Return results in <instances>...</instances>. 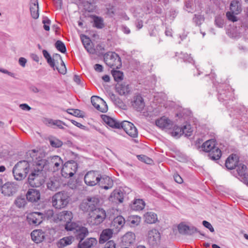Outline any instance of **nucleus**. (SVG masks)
<instances>
[{"instance_id":"b1692460","label":"nucleus","mask_w":248,"mask_h":248,"mask_svg":"<svg viewBox=\"0 0 248 248\" xmlns=\"http://www.w3.org/2000/svg\"><path fill=\"white\" fill-rule=\"evenodd\" d=\"M97 240L93 237H90L84 241H79L78 248H91L97 244Z\"/></svg>"},{"instance_id":"39448f33","label":"nucleus","mask_w":248,"mask_h":248,"mask_svg":"<svg viewBox=\"0 0 248 248\" xmlns=\"http://www.w3.org/2000/svg\"><path fill=\"white\" fill-rule=\"evenodd\" d=\"M99 200L95 197H88L83 200L79 205V208L85 213H88L89 216L98 207Z\"/></svg>"},{"instance_id":"bb28decb","label":"nucleus","mask_w":248,"mask_h":248,"mask_svg":"<svg viewBox=\"0 0 248 248\" xmlns=\"http://www.w3.org/2000/svg\"><path fill=\"white\" fill-rule=\"evenodd\" d=\"M31 235L32 240L36 243L42 242L45 238V232L41 230L33 231Z\"/></svg>"},{"instance_id":"4468645a","label":"nucleus","mask_w":248,"mask_h":248,"mask_svg":"<svg viewBox=\"0 0 248 248\" xmlns=\"http://www.w3.org/2000/svg\"><path fill=\"white\" fill-rule=\"evenodd\" d=\"M73 217V214L71 211H63L58 214L56 217H54V220L57 223L61 222L67 224L68 222L72 221Z\"/></svg>"},{"instance_id":"6e6d98bb","label":"nucleus","mask_w":248,"mask_h":248,"mask_svg":"<svg viewBox=\"0 0 248 248\" xmlns=\"http://www.w3.org/2000/svg\"><path fill=\"white\" fill-rule=\"evenodd\" d=\"M114 198L115 200L119 201V202L122 203L124 201V194L120 191L114 193Z\"/></svg>"},{"instance_id":"338daca9","label":"nucleus","mask_w":248,"mask_h":248,"mask_svg":"<svg viewBox=\"0 0 248 248\" xmlns=\"http://www.w3.org/2000/svg\"><path fill=\"white\" fill-rule=\"evenodd\" d=\"M114 104L116 106H117L118 107L120 108H124L125 106L124 103L123 102V101L118 97V99L114 102Z\"/></svg>"},{"instance_id":"bf43d9fd","label":"nucleus","mask_w":248,"mask_h":248,"mask_svg":"<svg viewBox=\"0 0 248 248\" xmlns=\"http://www.w3.org/2000/svg\"><path fill=\"white\" fill-rule=\"evenodd\" d=\"M107 12L106 14L110 17H113L115 15V8L113 6L109 5L108 7L106 8Z\"/></svg>"},{"instance_id":"e433bc0d","label":"nucleus","mask_w":248,"mask_h":248,"mask_svg":"<svg viewBox=\"0 0 248 248\" xmlns=\"http://www.w3.org/2000/svg\"><path fill=\"white\" fill-rule=\"evenodd\" d=\"M145 222L148 224H153L157 221V217L156 214L152 212H147L144 215Z\"/></svg>"},{"instance_id":"49530a36","label":"nucleus","mask_w":248,"mask_h":248,"mask_svg":"<svg viewBox=\"0 0 248 248\" xmlns=\"http://www.w3.org/2000/svg\"><path fill=\"white\" fill-rule=\"evenodd\" d=\"M236 171L239 176L241 178L246 174V171L247 169V167L242 163H238L236 167Z\"/></svg>"},{"instance_id":"58836bf2","label":"nucleus","mask_w":248,"mask_h":248,"mask_svg":"<svg viewBox=\"0 0 248 248\" xmlns=\"http://www.w3.org/2000/svg\"><path fill=\"white\" fill-rule=\"evenodd\" d=\"M82 44L85 48V49L88 51L90 52V50L92 49V46L91 44V40L89 37H87L85 35H82L80 37Z\"/></svg>"},{"instance_id":"c756f323","label":"nucleus","mask_w":248,"mask_h":248,"mask_svg":"<svg viewBox=\"0 0 248 248\" xmlns=\"http://www.w3.org/2000/svg\"><path fill=\"white\" fill-rule=\"evenodd\" d=\"M30 12L32 18L37 19L39 17V6L38 0H31Z\"/></svg>"},{"instance_id":"dca6fc26","label":"nucleus","mask_w":248,"mask_h":248,"mask_svg":"<svg viewBox=\"0 0 248 248\" xmlns=\"http://www.w3.org/2000/svg\"><path fill=\"white\" fill-rule=\"evenodd\" d=\"M43 214L40 212H32L29 214L27 217L29 224L37 226L43 221Z\"/></svg>"},{"instance_id":"473e14b6","label":"nucleus","mask_w":248,"mask_h":248,"mask_svg":"<svg viewBox=\"0 0 248 248\" xmlns=\"http://www.w3.org/2000/svg\"><path fill=\"white\" fill-rule=\"evenodd\" d=\"M135 240V235L132 232L126 233L122 237V242L126 246L133 244Z\"/></svg>"},{"instance_id":"052dcab7","label":"nucleus","mask_w":248,"mask_h":248,"mask_svg":"<svg viewBox=\"0 0 248 248\" xmlns=\"http://www.w3.org/2000/svg\"><path fill=\"white\" fill-rule=\"evenodd\" d=\"M42 23L44 24V29L46 31H49V25L51 23L50 20L47 17H46V18L42 21Z\"/></svg>"},{"instance_id":"f257e3e1","label":"nucleus","mask_w":248,"mask_h":248,"mask_svg":"<svg viewBox=\"0 0 248 248\" xmlns=\"http://www.w3.org/2000/svg\"><path fill=\"white\" fill-rule=\"evenodd\" d=\"M45 172L42 167L38 165L37 161L33 168L31 170L28 176V182L29 185L32 187H39L42 185Z\"/></svg>"},{"instance_id":"0eeeda50","label":"nucleus","mask_w":248,"mask_h":248,"mask_svg":"<svg viewBox=\"0 0 248 248\" xmlns=\"http://www.w3.org/2000/svg\"><path fill=\"white\" fill-rule=\"evenodd\" d=\"M78 164L74 160H69L62 166L61 170L62 175L66 178L72 177L78 169Z\"/></svg>"},{"instance_id":"13d9d810","label":"nucleus","mask_w":248,"mask_h":248,"mask_svg":"<svg viewBox=\"0 0 248 248\" xmlns=\"http://www.w3.org/2000/svg\"><path fill=\"white\" fill-rule=\"evenodd\" d=\"M215 23L217 27L223 28L224 24V21L220 16H217L215 17Z\"/></svg>"},{"instance_id":"f3484780","label":"nucleus","mask_w":248,"mask_h":248,"mask_svg":"<svg viewBox=\"0 0 248 248\" xmlns=\"http://www.w3.org/2000/svg\"><path fill=\"white\" fill-rule=\"evenodd\" d=\"M179 232L183 234L192 235L196 232H199L201 235H204L197 228L194 226H189L183 223H180L178 226Z\"/></svg>"},{"instance_id":"7ed1b4c3","label":"nucleus","mask_w":248,"mask_h":248,"mask_svg":"<svg viewBox=\"0 0 248 248\" xmlns=\"http://www.w3.org/2000/svg\"><path fill=\"white\" fill-rule=\"evenodd\" d=\"M30 170V164L28 161L21 160L18 162L13 168V173L17 181L23 180Z\"/></svg>"},{"instance_id":"37998d69","label":"nucleus","mask_w":248,"mask_h":248,"mask_svg":"<svg viewBox=\"0 0 248 248\" xmlns=\"http://www.w3.org/2000/svg\"><path fill=\"white\" fill-rule=\"evenodd\" d=\"M205 17L203 15L201 14H195L192 18L193 22L196 26H200L204 21Z\"/></svg>"},{"instance_id":"c03bdc74","label":"nucleus","mask_w":248,"mask_h":248,"mask_svg":"<svg viewBox=\"0 0 248 248\" xmlns=\"http://www.w3.org/2000/svg\"><path fill=\"white\" fill-rule=\"evenodd\" d=\"M38 151L36 150H30L26 153V158L28 161L30 163V162L33 161L34 159H37V155Z\"/></svg>"},{"instance_id":"4c0bfd02","label":"nucleus","mask_w":248,"mask_h":248,"mask_svg":"<svg viewBox=\"0 0 248 248\" xmlns=\"http://www.w3.org/2000/svg\"><path fill=\"white\" fill-rule=\"evenodd\" d=\"M43 55L45 59L46 60L49 66L53 68L54 70H55V60L53 58H52L49 53L46 50H43Z\"/></svg>"},{"instance_id":"603ef678","label":"nucleus","mask_w":248,"mask_h":248,"mask_svg":"<svg viewBox=\"0 0 248 248\" xmlns=\"http://www.w3.org/2000/svg\"><path fill=\"white\" fill-rule=\"evenodd\" d=\"M137 158L139 160L147 164H151L153 163V160L145 155H138Z\"/></svg>"},{"instance_id":"a19ab883","label":"nucleus","mask_w":248,"mask_h":248,"mask_svg":"<svg viewBox=\"0 0 248 248\" xmlns=\"http://www.w3.org/2000/svg\"><path fill=\"white\" fill-rule=\"evenodd\" d=\"M208 156L212 160H218L221 156V151L218 147L214 148V150L208 154Z\"/></svg>"},{"instance_id":"aec40b11","label":"nucleus","mask_w":248,"mask_h":248,"mask_svg":"<svg viewBox=\"0 0 248 248\" xmlns=\"http://www.w3.org/2000/svg\"><path fill=\"white\" fill-rule=\"evenodd\" d=\"M239 163V157L236 154L229 155L225 161V166L228 170L235 169Z\"/></svg>"},{"instance_id":"9d476101","label":"nucleus","mask_w":248,"mask_h":248,"mask_svg":"<svg viewBox=\"0 0 248 248\" xmlns=\"http://www.w3.org/2000/svg\"><path fill=\"white\" fill-rule=\"evenodd\" d=\"M100 178V174L97 171L91 170L84 176V182L89 186H94L97 185Z\"/></svg>"},{"instance_id":"1a4fd4ad","label":"nucleus","mask_w":248,"mask_h":248,"mask_svg":"<svg viewBox=\"0 0 248 248\" xmlns=\"http://www.w3.org/2000/svg\"><path fill=\"white\" fill-rule=\"evenodd\" d=\"M19 187L18 185L15 182H7L1 186L0 182V187L1 193L5 196L11 197L13 196L17 191Z\"/></svg>"},{"instance_id":"393cba45","label":"nucleus","mask_w":248,"mask_h":248,"mask_svg":"<svg viewBox=\"0 0 248 248\" xmlns=\"http://www.w3.org/2000/svg\"><path fill=\"white\" fill-rule=\"evenodd\" d=\"M113 233V231L112 229H106L103 230L100 235L99 239V243L103 244L105 243L112 237Z\"/></svg>"},{"instance_id":"2f4dec72","label":"nucleus","mask_w":248,"mask_h":248,"mask_svg":"<svg viewBox=\"0 0 248 248\" xmlns=\"http://www.w3.org/2000/svg\"><path fill=\"white\" fill-rule=\"evenodd\" d=\"M217 147L216 146V140L214 139L208 140L202 145V150L209 154Z\"/></svg>"},{"instance_id":"774afa93","label":"nucleus","mask_w":248,"mask_h":248,"mask_svg":"<svg viewBox=\"0 0 248 248\" xmlns=\"http://www.w3.org/2000/svg\"><path fill=\"white\" fill-rule=\"evenodd\" d=\"M104 248H116V244L113 240L107 242Z\"/></svg>"},{"instance_id":"a18cd8bd","label":"nucleus","mask_w":248,"mask_h":248,"mask_svg":"<svg viewBox=\"0 0 248 248\" xmlns=\"http://www.w3.org/2000/svg\"><path fill=\"white\" fill-rule=\"evenodd\" d=\"M65 229L67 231H72L73 233L75 231L78 229V227L79 226V225L76 222H68L67 224H65Z\"/></svg>"},{"instance_id":"864d4df0","label":"nucleus","mask_w":248,"mask_h":248,"mask_svg":"<svg viewBox=\"0 0 248 248\" xmlns=\"http://www.w3.org/2000/svg\"><path fill=\"white\" fill-rule=\"evenodd\" d=\"M236 15H235V14L231 11H228L226 14L228 20L232 22H236L238 20V18L236 16Z\"/></svg>"},{"instance_id":"20e7f679","label":"nucleus","mask_w":248,"mask_h":248,"mask_svg":"<svg viewBox=\"0 0 248 248\" xmlns=\"http://www.w3.org/2000/svg\"><path fill=\"white\" fill-rule=\"evenodd\" d=\"M69 196L67 192L63 191L56 193L52 197V205L56 209L65 207L69 202Z\"/></svg>"},{"instance_id":"2eb2a0df","label":"nucleus","mask_w":248,"mask_h":248,"mask_svg":"<svg viewBox=\"0 0 248 248\" xmlns=\"http://www.w3.org/2000/svg\"><path fill=\"white\" fill-rule=\"evenodd\" d=\"M41 194L39 190L29 188L26 194L27 200L31 203L37 202L40 199Z\"/></svg>"},{"instance_id":"a211bd4d","label":"nucleus","mask_w":248,"mask_h":248,"mask_svg":"<svg viewBox=\"0 0 248 248\" xmlns=\"http://www.w3.org/2000/svg\"><path fill=\"white\" fill-rule=\"evenodd\" d=\"M99 179L97 185L100 187L105 190H108L113 187V181L109 177L105 175L102 176L100 174V178Z\"/></svg>"},{"instance_id":"6e6552de","label":"nucleus","mask_w":248,"mask_h":248,"mask_svg":"<svg viewBox=\"0 0 248 248\" xmlns=\"http://www.w3.org/2000/svg\"><path fill=\"white\" fill-rule=\"evenodd\" d=\"M106 217V211L103 209L98 207L92 213L90 214L88 222L93 225H97L101 223Z\"/></svg>"},{"instance_id":"f03ea898","label":"nucleus","mask_w":248,"mask_h":248,"mask_svg":"<svg viewBox=\"0 0 248 248\" xmlns=\"http://www.w3.org/2000/svg\"><path fill=\"white\" fill-rule=\"evenodd\" d=\"M38 162V165L42 166L45 171L48 170L53 172L58 170L63 163L61 158L58 155L51 156L47 159H41Z\"/></svg>"},{"instance_id":"72a5a7b5","label":"nucleus","mask_w":248,"mask_h":248,"mask_svg":"<svg viewBox=\"0 0 248 248\" xmlns=\"http://www.w3.org/2000/svg\"><path fill=\"white\" fill-rule=\"evenodd\" d=\"M145 204L141 199H136L131 204V209L135 211H140L144 209Z\"/></svg>"},{"instance_id":"69168bd1","label":"nucleus","mask_w":248,"mask_h":248,"mask_svg":"<svg viewBox=\"0 0 248 248\" xmlns=\"http://www.w3.org/2000/svg\"><path fill=\"white\" fill-rule=\"evenodd\" d=\"M63 125H65V124L62 121L59 120H55V123H54V125L57 126L58 127H59L60 129H64V128L63 126Z\"/></svg>"},{"instance_id":"ea45409f","label":"nucleus","mask_w":248,"mask_h":248,"mask_svg":"<svg viewBox=\"0 0 248 248\" xmlns=\"http://www.w3.org/2000/svg\"><path fill=\"white\" fill-rule=\"evenodd\" d=\"M93 26L97 29H102L104 27L103 19L102 17L96 16H93Z\"/></svg>"},{"instance_id":"423d86ee","label":"nucleus","mask_w":248,"mask_h":248,"mask_svg":"<svg viewBox=\"0 0 248 248\" xmlns=\"http://www.w3.org/2000/svg\"><path fill=\"white\" fill-rule=\"evenodd\" d=\"M106 64L111 68L119 69L122 66V62L119 55L114 52L106 53L104 56Z\"/></svg>"},{"instance_id":"0e129e2a","label":"nucleus","mask_w":248,"mask_h":248,"mask_svg":"<svg viewBox=\"0 0 248 248\" xmlns=\"http://www.w3.org/2000/svg\"><path fill=\"white\" fill-rule=\"evenodd\" d=\"M55 69H57L60 74L65 75L66 73V66H61L58 67L55 65Z\"/></svg>"},{"instance_id":"4be33fe9","label":"nucleus","mask_w":248,"mask_h":248,"mask_svg":"<svg viewBox=\"0 0 248 248\" xmlns=\"http://www.w3.org/2000/svg\"><path fill=\"white\" fill-rule=\"evenodd\" d=\"M125 223L124 218L121 216L115 217L111 224V227L113 230L115 229L116 232H119Z\"/></svg>"},{"instance_id":"de8ad7c7","label":"nucleus","mask_w":248,"mask_h":248,"mask_svg":"<svg viewBox=\"0 0 248 248\" xmlns=\"http://www.w3.org/2000/svg\"><path fill=\"white\" fill-rule=\"evenodd\" d=\"M55 46L61 53H65L66 52V46L64 44L61 40L56 41L55 44Z\"/></svg>"},{"instance_id":"4d7b16f0","label":"nucleus","mask_w":248,"mask_h":248,"mask_svg":"<svg viewBox=\"0 0 248 248\" xmlns=\"http://www.w3.org/2000/svg\"><path fill=\"white\" fill-rule=\"evenodd\" d=\"M50 145L55 148H59L62 146V142L58 139H54L50 140Z\"/></svg>"},{"instance_id":"6ab92c4d","label":"nucleus","mask_w":248,"mask_h":248,"mask_svg":"<svg viewBox=\"0 0 248 248\" xmlns=\"http://www.w3.org/2000/svg\"><path fill=\"white\" fill-rule=\"evenodd\" d=\"M132 106L138 111H141L145 107V103L140 95L134 96L131 102Z\"/></svg>"},{"instance_id":"79ce46f5","label":"nucleus","mask_w":248,"mask_h":248,"mask_svg":"<svg viewBox=\"0 0 248 248\" xmlns=\"http://www.w3.org/2000/svg\"><path fill=\"white\" fill-rule=\"evenodd\" d=\"M127 221L130 226L135 227L140 224V217L137 216H130L128 217Z\"/></svg>"},{"instance_id":"f8f14e48","label":"nucleus","mask_w":248,"mask_h":248,"mask_svg":"<svg viewBox=\"0 0 248 248\" xmlns=\"http://www.w3.org/2000/svg\"><path fill=\"white\" fill-rule=\"evenodd\" d=\"M120 128H123L129 136L132 138L138 136V130L131 122L126 121L121 122Z\"/></svg>"},{"instance_id":"c85d7f7f","label":"nucleus","mask_w":248,"mask_h":248,"mask_svg":"<svg viewBox=\"0 0 248 248\" xmlns=\"http://www.w3.org/2000/svg\"><path fill=\"white\" fill-rule=\"evenodd\" d=\"M189 126L185 125L182 127L175 125L173 127V130L171 132L172 136L176 137H179L181 135L185 134L186 136H189V132H186L185 130L188 128Z\"/></svg>"},{"instance_id":"f704fd0d","label":"nucleus","mask_w":248,"mask_h":248,"mask_svg":"<svg viewBox=\"0 0 248 248\" xmlns=\"http://www.w3.org/2000/svg\"><path fill=\"white\" fill-rule=\"evenodd\" d=\"M74 240V237L72 236L64 237L61 239L57 243L58 247L62 248L71 245Z\"/></svg>"},{"instance_id":"a878e982","label":"nucleus","mask_w":248,"mask_h":248,"mask_svg":"<svg viewBox=\"0 0 248 248\" xmlns=\"http://www.w3.org/2000/svg\"><path fill=\"white\" fill-rule=\"evenodd\" d=\"M101 118L108 126L112 128L120 129L121 123L106 115H101Z\"/></svg>"},{"instance_id":"7c9ffc66","label":"nucleus","mask_w":248,"mask_h":248,"mask_svg":"<svg viewBox=\"0 0 248 248\" xmlns=\"http://www.w3.org/2000/svg\"><path fill=\"white\" fill-rule=\"evenodd\" d=\"M230 10L235 15H239L242 11V3L240 0H233L230 5Z\"/></svg>"},{"instance_id":"9b49d317","label":"nucleus","mask_w":248,"mask_h":248,"mask_svg":"<svg viewBox=\"0 0 248 248\" xmlns=\"http://www.w3.org/2000/svg\"><path fill=\"white\" fill-rule=\"evenodd\" d=\"M160 233L157 230L152 229L148 231L147 234V241L150 246H157L160 242Z\"/></svg>"},{"instance_id":"e2e57ef3","label":"nucleus","mask_w":248,"mask_h":248,"mask_svg":"<svg viewBox=\"0 0 248 248\" xmlns=\"http://www.w3.org/2000/svg\"><path fill=\"white\" fill-rule=\"evenodd\" d=\"M202 224L205 227L208 229L211 232H214V228L213 227L211 223H209V222L206 220H204L202 221Z\"/></svg>"},{"instance_id":"5fc2aeb1","label":"nucleus","mask_w":248,"mask_h":248,"mask_svg":"<svg viewBox=\"0 0 248 248\" xmlns=\"http://www.w3.org/2000/svg\"><path fill=\"white\" fill-rule=\"evenodd\" d=\"M179 57L180 58L183 59L185 62L192 63L193 61V58L190 56V55H189L187 53L181 52L180 54Z\"/></svg>"},{"instance_id":"c9c22d12","label":"nucleus","mask_w":248,"mask_h":248,"mask_svg":"<svg viewBox=\"0 0 248 248\" xmlns=\"http://www.w3.org/2000/svg\"><path fill=\"white\" fill-rule=\"evenodd\" d=\"M232 95L231 90L228 88L227 90H219L218 98L221 102L227 100L230 98Z\"/></svg>"},{"instance_id":"5701e85b","label":"nucleus","mask_w":248,"mask_h":248,"mask_svg":"<svg viewBox=\"0 0 248 248\" xmlns=\"http://www.w3.org/2000/svg\"><path fill=\"white\" fill-rule=\"evenodd\" d=\"M155 124L161 128L170 129L172 126L171 121L165 116L156 120Z\"/></svg>"},{"instance_id":"680f3d73","label":"nucleus","mask_w":248,"mask_h":248,"mask_svg":"<svg viewBox=\"0 0 248 248\" xmlns=\"http://www.w3.org/2000/svg\"><path fill=\"white\" fill-rule=\"evenodd\" d=\"M47 186L48 189L51 190H54L57 187L56 182L53 181H50V182H48L47 184Z\"/></svg>"},{"instance_id":"8fccbe9b","label":"nucleus","mask_w":248,"mask_h":248,"mask_svg":"<svg viewBox=\"0 0 248 248\" xmlns=\"http://www.w3.org/2000/svg\"><path fill=\"white\" fill-rule=\"evenodd\" d=\"M68 114H71L73 116L83 118L84 115L82 114V112L79 109H67L66 110Z\"/></svg>"},{"instance_id":"412c9836","label":"nucleus","mask_w":248,"mask_h":248,"mask_svg":"<svg viewBox=\"0 0 248 248\" xmlns=\"http://www.w3.org/2000/svg\"><path fill=\"white\" fill-rule=\"evenodd\" d=\"M88 234L89 231L88 229L82 225H79L74 233V235L76 239L79 240V241L83 240L88 235Z\"/></svg>"},{"instance_id":"ddd939ff","label":"nucleus","mask_w":248,"mask_h":248,"mask_svg":"<svg viewBox=\"0 0 248 248\" xmlns=\"http://www.w3.org/2000/svg\"><path fill=\"white\" fill-rule=\"evenodd\" d=\"M92 105L98 110L104 113L108 111V108L106 102L103 99L97 96H93L91 98Z\"/></svg>"},{"instance_id":"3c124183","label":"nucleus","mask_w":248,"mask_h":248,"mask_svg":"<svg viewBox=\"0 0 248 248\" xmlns=\"http://www.w3.org/2000/svg\"><path fill=\"white\" fill-rule=\"evenodd\" d=\"M14 203L19 208L24 207L27 203L26 199L21 197H17Z\"/></svg>"},{"instance_id":"cd10ccee","label":"nucleus","mask_w":248,"mask_h":248,"mask_svg":"<svg viewBox=\"0 0 248 248\" xmlns=\"http://www.w3.org/2000/svg\"><path fill=\"white\" fill-rule=\"evenodd\" d=\"M117 92L121 95H125L130 91L128 84L126 83H118L115 86Z\"/></svg>"},{"instance_id":"09e8293b","label":"nucleus","mask_w":248,"mask_h":248,"mask_svg":"<svg viewBox=\"0 0 248 248\" xmlns=\"http://www.w3.org/2000/svg\"><path fill=\"white\" fill-rule=\"evenodd\" d=\"M115 81L119 82L123 78V73L120 71L113 70L111 72Z\"/></svg>"}]
</instances>
